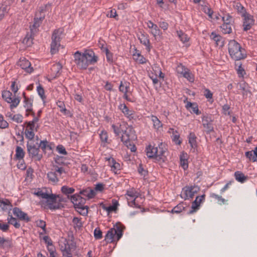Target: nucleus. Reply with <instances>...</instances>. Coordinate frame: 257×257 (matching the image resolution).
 Here are the masks:
<instances>
[{"mask_svg":"<svg viewBox=\"0 0 257 257\" xmlns=\"http://www.w3.org/2000/svg\"><path fill=\"white\" fill-rule=\"evenodd\" d=\"M38 147L39 148H40L45 153L47 149H49V150H52L51 146L48 144V142L47 140L41 141Z\"/></svg>","mask_w":257,"mask_h":257,"instance_id":"nucleus-37","label":"nucleus"},{"mask_svg":"<svg viewBox=\"0 0 257 257\" xmlns=\"http://www.w3.org/2000/svg\"><path fill=\"white\" fill-rule=\"evenodd\" d=\"M125 196L129 206L138 208L140 207V206L136 202V199L139 196V193L135 189L132 188L127 190Z\"/></svg>","mask_w":257,"mask_h":257,"instance_id":"nucleus-12","label":"nucleus"},{"mask_svg":"<svg viewBox=\"0 0 257 257\" xmlns=\"http://www.w3.org/2000/svg\"><path fill=\"white\" fill-rule=\"evenodd\" d=\"M178 73L181 74L184 78L187 79L190 82L194 81V75L191 73L190 70L185 67L182 64L178 65Z\"/></svg>","mask_w":257,"mask_h":257,"instance_id":"nucleus-13","label":"nucleus"},{"mask_svg":"<svg viewBox=\"0 0 257 257\" xmlns=\"http://www.w3.org/2000/svg\"><path fill=\"white\" fill-rule=\"evenodd\" d=\"M189 155L184 151L182 152L179 156L180 166L184 170H186L188 168Z\"/></svg>","mask_w":257,"mask_h":257,"instance_id":"nucleus-15","label":"nucleus"},{"mask_svg":"<svg viewBox=\"0 0 257 257\" xmlns=\"http://www.w3.org/2000/svg\"><path fill=\"white\" fill-rule=\"evenodd\" d=\"M177 131H175L173 128H170L168 131V133L170 135V137L172 138V141L177 144V135L176 133Z\"/></svg>","mask_w":257,"mask_h":257,"instance_id":"nucleus-48","label":"nucleus"},{"mask_svg":"<svg viewBox=\"0 0 257 257\" xmlns=\"http://www.w3.org/2000/svg\"><path fill=\"white\" fill-rule=\"evenodd\" d=\"M44 20H39L37 17H34V23L32 26H30L31 35L29 36L28 34L25 37L23 40V42L25 43L27 45L30 46L32 43V36H34L38 31V28L41 25Z\"/></svg>","mask_w":257,"mask_h":257,"instance_id":"nucleus-8","label":"nucleus"},{"mask_svg":"<svg viewBox=\"0 0 257 257\" xmlns=\"http://www.w3.org/2000/svg\"><path fill=\"white\" fill-rule=\"evenodd\" d=\"M118 108L124 114V115L126 116L130 120L134 119V111L130 110L125 104H120L119 105Z\"/></svg>","mask_w":257,"mask_h":257,"instance_id":"nucleus-20","label":"nucleus"},{"mask_svg":"<svg viewBox=\"0 0 257 257\" xmlns=\"http://www.w3.org/2000/svg\"><path fill=\"white\" fill-rule=\"evenodd\" d=\"M65 159L63 157L57 156L55 159V163L59 166L65 165Z\"/></svg>","mask_w":257,"mask_h":257,"instance_id":"nucleus-51","label":"nucleus"},{"mask_svg":"<svg viewBox=\"0 0 257 257\" xmlns=\"http://www.w3.org/2000/svg\"><path fill=\"white\" fill-rule=\"evenodd\" d=\"M74 62L80 69H86L89 65L95 64L98 57L91 50H85L84 53L76 51L73 55Z\"/></svg>","mask_w":257,"mask_h":257,"instance_id":"nucleus-1","label":"nucleus"},{"mask_svg":"<svg viewBox=\"0 0 257 257\" xmlns=\"http://www.w3.org/2000/svg\"><path fill=\"white\" fill-rule=\"evenodd\" d=\"M21 101V98L19 97L15 98L12 97L10 101H8L7 102L10 103V107L11 109H14L17 107Z\"/></svg>","mask_w":257,"mask_h":257,"instance_id":"nucleus-33","label":"nucleus"},{"mask_svg":"<svg viewBox=\"0 0 257 257\" xmlns=\"http://www.w3.org/2000/svg\"><path fill=\"white\" fill-rule=\"evenodd\" d=\"M235 9L237 10L238 13L241 16V17L244 15L247 12L245 8L238 3H236L234 6Z\"/></svg>","mask_w":257,"mask_h":257,"instance_id":"nucleus-42","label":"nucleus"},{"mask_svg":"<svg viewBox=\"0 0 257 257\" xmlns=\"http://www.w3.org/2000/svg\"><path fill=\"white\" fill-rule=\"evenodd\" d=\"M13 213L19 219L26 222L30 221V218L26 213L22 211L19 208L15 207L13 208Z\"/></svg>","mask_w":257,"mask_h":257,"instance_id":"nucleus-18","label":"nucleus"},{"mask_svg":"<svg viewBox=\"0 0 257 257\" xmlns=\"http://www.w3.org/2000/svg\"><path fill=\"white\" fill-rule=\"evenodd\" d=\"M34 194L37 196L47 199V201H53L55 200V195L53 194L50 195L42 190H38L37 192H34Z\"/></svg>","mask_w":257,"mask_h":257,"instance_id":"nucleus-23","label":"nucleus"},{"mask_svg":"<svg viewBox=\"0 0 257 257\" xmlns=\"http://www.w3.org/2000/svg\"><path fill=\"white\" fill-rule=\"evenodd\" d=\"M148 117L151 119L153 124V127L155 130H159L160 128H162L163 124L157 116L152 115Z\"/></svg>","mask_w":257,"mask_h":257,"instance_id":"nucleus-28","label":"nucleus"},{"mask_svg":"<svg viewBox=\"0 0 257 257\" xmlns=\"http://www.w3.org/2000/svg\"><path fill=\"white\" fill-rule=\"evenodd\" d=\"M76 208L80 210L79 212L82 215H86L88 213V207L87 206H84V205H82V206H79L76 207Z\"/></svg>","mask_w":257,"mask_h":257,"instance_id":"nucleus-60","label":"nucleus"},{"mask_svg":"<svg viewBox=\"0 0 257 257\" xmlns=\"http://www.w3.org/2000/svg\"><path fill=\"white\" fill-rule=\"evenodd\" d=\"M120 169V164L116 161L113 163V164L111 166V170L114 172L115 174L117 173V171H119Z\"/></svg>","mask_w":257,"mask_h":257,"instance_id":"nucleus-62","label":"nucleus"},{"mask_svg":"<svg viewBox=\"0 0 257 257\" xmlns=\"http://www.w3.org/2000/svg\"><path fill=\"white\" fill-rule=\"evenodd\" d=\"M125 227L120 222H117L113 228L109 229L104 237L107 243H112L118 241L122 236Z\"/></svg>","mask_w":257,"mask_h":257,"instance_id":"nucleus-2","label":"nucleus"},{"mask_svg":"<svg viewBox=\"0 0 257 257\" xmlns=\"http://www.w3.org/2000/svg\"><path fill=\"white\" fill-rule=\"evenodd\" d=\"M25 153L23 149L19 146H17L16 149L15 158L17 160H23L25 156Z\"/></svg>","mask_w":257,"mask_h":257,"instance_id":"nucleus-31","label":"nucleus"},{"mask_svg":"<svg viewBox=\"0 0 257 257\" xmlns=\"http://www.w3.org/2000/svg\"><path fill=\"white\" fill-rule=\"evenodd\" d=\"M12 96V93L9 90H4L2 92V97L6 101H10Z\"/></svg>","mask_w":257,"mask_h":257,"instance_id":"nucleus-47","label":"nucleus"},{"mask_svg":"<svg viewBox=\"0 0 257 257\" xmlns=\"http://www.w3.org/2000/svg\"><path fill=\"white\" fill-rule=\"evenodd\" d=\"M105 52L106 54V59L107 61L109 63H112L113 62V54L112 53H111L109 50L107 48H105Z\"/></svg>","mask_w":257,"mask_h":257,"instance_id":"nucleus-53","label":"nucleus"},{"mask_svg":"<svg viewBox=\"0 0 257 257\" xmlns=\"http://www.w3.org/2000/svg\"><path fill=\"white\" fill-rule=\"evenodd\" d=\"M94 236L95 239H99L102 237V231L99 228H96L94 231Z\"/></svg>","mask_w":257,"mask_h":257,"instance_id":"nucleus-54","label":"nucleus"},{"mask_svg":"<svg viewBox=\"0 0 257 257\" xmlns=\"http://www.w3.org/2000/svg\"><path fill=\"white\" fill-rule=\"evenodd\" d=\"M186 107L191 113H195L197 115L201 114V111L199 110L198 105L196 103L188 102L186 104Z\"/></svg>","mask_w":257,"mask_h":257,"instance_id":"nucleus-25","label":"nucleus"},{"mask_svg":"<svg viewBox=\"0 0 257 257\" xmlns=\"http://www.w3.org/2000/svg\"><path fill=\"white\" fill-rule=\"evenodd\" d=\"M63 31L64 30L62 28L54 31L51 37L52 42L50 52L52 54H56L58 51L59 48L60 47V41L62 38Z\"/></svg>","mask_w":257,"mask_h":257,"instance_id":"nucleus-6","label":"nucleus"},{"mask_svg":"<svg viewBox=\"0 0 257 257\" xmlns=\"http://www.w3.org/2000/svg\"><path fill=\"white\" fill-rule=\"evenodd\" d=\"M228 49L230 57L235 60H239L245 57L244 50L235 40L229 41Z\"/></svg>","mask_w":257,"mask_h":257,"instance_id":"nucleus-4","label":"nucleus"},{"mask_svg":"<svg viewBox=\"0 0 257 257\" xmlns=\"http://www.w3.org/2000/svg\"><path fill=\"white\" fill-rule=\"evenodd\" d=\"M237 74L239 77H243L244 75L245 74V70L244 68L242 67L241 64H239L238 66H237V68L236 69Z\"/></svg>","mask_w":257,"mask_h":257,"instance_id":"nucleus-55","label":"nucleus"},{"mask_svg":"<svg viewBox=\"0 0 257 257\" xmlns=\"http://www.w3.org/2000/svg\"><path fill=\"white\" fill-rule=\"evenodd\" d=\"M11 246V241L9 239H6L0 236V247L2 248L10 247Z\"/></svg>","mask_w":257,"mask_h":257,"instance_id":"nucleus-39","label":"nucleus"},{"mask_svg":"<svg viewBox=\"0 0 257 257\" xmlns=\"http://www.w3.org/2000/svg\"><path fill=\"white\" fill-rule=\"evenodd\" d=\"M21 101V98L19 97L15 98L12 97L10 101H8L7 102L10 103V107L11 109H14L17 107Z\"/></svg>","mask_w":257,"mask_h":257,"instance_id":"nucleus-32","label":"nucleus"},{"mask_svg":"<svg viewBox=\"0 0 257 257\" xmlns=\"http://www.w3.org/2000/svg\"><path fill=\"white\" fill-rule=\"evenodd\" d=\"M8 223L12 225H13L16 228H19L20 227V224L18 221L17 219L16 218H14L11 215L10 218H8Z\"/></svg>","mask_w":257,"mask_h":257,"instance_id":"nucleus-44","label":"nucleus"},{"mask_svg":"<svg viewBox=\"0 0 257 257\" xmlns=\"http://www.w3.org/2000/svg\"><path fill=\"white\" fill-rule=\"evenodd\" d=\"M245 156L247 158H248L250 160H252L253 162H255L257 161V158L253 154V152L252 151H248L245 153Z\"/></svg>","mask_w":257,"mask_h":257,"instance_id":"nucleus-61","label":"nucleus"},{"mask_svg":"<svg viewBox=\"0 0 257 257\" xmlns=\"http://www.w3.org/2000/svg\"><path fill=\"white\" fill-rule=\"evenodd\" d=\"M112 205L107 207L104 204L102 203L100 204V206L103 210H106L108 213H109L112 211H115L119 205L118 201L115 199L112 200Z\"/></svg>","mask_w":257,"mask_h":257,"instance_id":"nucleus-22","label":"nucleus"},{"mask_svg":"<svg viewBox=\"0 0 257 257\" xmlns=\"http://www.w3.org/2000/svg\"><path fill=\"white\" fill-rule=\"evenodd\" d=\"M138 38L141 43L145 45L146 47V49L149 52L151 50V45L148 35L141 34Z\"/></svg>","mask_w":257,"mask_h":257,"instance_id":"nucleus-24","label":"nucleus"},{"mask_svg":"<svg viewBox=\"0 0 257 257\" xmlns=\"http://www.w3.org/2000/svg\"><path fill=\"white\" fill-rule=\"evenodd\" d=\"M106 16L107 17L113 18L116 20H118L117 15L115 9H112L109 11Z\"/></svg>","mask_w":257,"mask_h":257,"instance_id":"nucleus-64","label":"nucleus"},{"mask_svg":"<svg viewBox=\"0 0 257 257\" xmlns=\"http://www.w3.org/2000/svg\"><path fill=\"white\" fill-rule=\"evenodd\" d=\"M56 197L55 195V200L53 201H47L48 208L51 210H56L61 208V205L59 203H56Z\"/></svg>","mask_w":257,"mask_h":257,"instance_id":"nucleus-35","label":"nucleus"},{"mask_svg":"<svg viewBox=\"0 0 257 257\" xmlns=\"http://www.w3.org/2000/svg\"><path fill=\"white\" fill-rule=\"evenodd\" d=\"M18 65L28 73H31L33 71V68L31 67V63L25 58L20 59Z\"/></svg>","mask_w":257,"mask_h":257,"instance_id":"nucleus-19","label":"nucleus"},{"mask_svg":"<svg viewBox=\"0 0 257 257\" xmlns=\"http://www.w3.org/2000/svg\"><path fill=\"white\" fill-rule=\"evenodd\" d=\"M222 20L223 22V24L220 26L222 32L224 34L231 33L233 23V18L229 14H224L222 17Z\"/></svg>","mask_w":257,"mask_h":257,"instance_id":"nucleus-11","label":"nucleus"},{"mask_svg":"<svg viewBox=\"0 0 257 257\" xmlns=\"http://www.w3.org/2000/svg\"><path fill=\"white\" fill-rule=\"evenodd\" d=\"M57 105L60 108V111L65 115L70 113V111L67 110L65 107V105L63 101L58 100L56 102Z\"/></svg>","mask_w":257,"mask_h":257,"instance_id":"nucleus-34","label":"nucleus"},{"mask_svg":"<svg viewBox=\"0 0 257 257\" xmlns=\"http://www.w3.org/2000/svg\"><path fill=\"white\" fill-rule=\"evenodd\" d=\"M37 90L38 94L40 95L42 99L44 101L46 99V96L45 95V90L41 84H39V85L37 87Z\"/></svg>","mask_w":257,"mask_h":257,"instance_id":"nucleus-46","label":"nucleus"},{"mask_svg":"<svg viewBox=\"0 0 257 257\" xmlns=\"http://www.w3.org/2000/svg\"><path fill=\"white\" fill-rule=\"evenodd\" d=\"M33 99L30 98H25V99L24 100V102L25 103L24 107L26 108V115L28 116L30 113V111H32L33 110L32 106H33Z\"/></svg>","mask_w":257,"mask_h":257,"instance_id":"nucleus-29","label":"nucleus"},{"mask_svg":"<svg viewBox=\"0 0 257 257\" xmlns=\"http://www.w3.org/2000/svg\"><path fill=\"white\" fill-rule=\"evenodd\" d=\"M188 142L192 149H196L197 146L196 137L194 133H190L188 137Z\"/></svg>","mask_w":257,"mask_h":257,"instance_id":"nucleus-30","label":"nucleus"},{"mask_svg":"<svg viewBox=\"0 0 257 257\" xmlns=\"http://www.w3.org/2000/svg\"><path fill=\"white\" fill-rule=\"evenodd\" d=\"M11 89V90L13 92L14 95L16 96V93L18 92L19 89L16 81L12 82Z\"/></svg>","mask_w":257,"mask_h":257,"instance_id":"nucleus-57","label":"nucleus"},{"mask_svg":"<svg viewBox=\"0 0 257 257\" xmlns=\"http://www.w3.org/2000/svg\"><path fill=\"white\" fill-rule=\"evenodd\" d=\"M25 124H26V129L36 132H37L40 126L39 124H35L30 121H26Z\"/></svg>","mask_w":257,"mask_h":257,"instance_id":"nucleus-41","label":"nucleus"},{"mask_svg":"<svg viewBox=\"0 0 257 257\" xmlns=\"http://www.w3.org/2000/svg\"><path fill=\"white\" fill-rule=\"evenodd\" d=\"M79 193L83 196L87 197L88 199L92 198L96 195L95 191L90 188L81 191Z\"/></svg>","mask_w":257,"mask_h":257,"instance_id":"nucleus-27","label":"nucleus"},{"mask_svg":"<svg viewBox=\"0 0 257 257\" xmlns=\"http://www.w3.org/2000/svg\"><path fill=\"white\" fill-rule=\"evenodd\" d=\"M9 123L4 119L3 116L0 114V128H5L8 127Z\"/></svg>","mask_w":257,"mask_h":257,"instance_id":"nucleus-56","label":"nucleus"},{"mask_svg":"<svg viewBox=\"0 0 257 257\" xmlns=\"http://www.w3.org/2000/svg\"><path fill=\"white\" fill-rule=\"evenodd\" d=\"M210 38L215 42L217 46L222 47L224 45L223 40L221 36L215 32H212Z\"/></svg>","mask_w":257,"mask_h":257,"instance_id":"nucleus-26","label":"nucleus"},{"mask_svg":"<svg viewBox=\"0 0 257 257\" xmlns=\"http://www.w3.org/2000/svg\"><path fill=\"white\" fill-rule=\"evenodd\" d=\"M178 37L183 44V47L186 49L190 46V38L187 34L180 31L179 33H178Z\"/></svg>","mask_w":257,"mask_h":257,"instance_id":"nucleus-21","label":"nucleus"},{"mask_svg":"<svg viewBox=\"0 0 257 257\" xmlns=\"http://www.w3.org/2000/svg\"><path fill=\"white\" fill-rule=\"evenodd\" d=\"M210 196L212 198H215L216 200H217L218 202H220V203L224 204L226 201V200L223 198L221 196H219L215 193L211 194Z\"/></svg>","mask_w":257,"mask_h":257,"instance_id":"nucleus-58","label":"nucleus"},{"mask_svg":"<svg viewBox=\"0 0 257 257\" xmlns=\"http://www.w3.org/2000/svg\"><path fill=\"white\" fill-rule=\"evenodd\" d=\"M35 17H37L39 20H44L45 18V8L40 7L38 11L36 13Z\"/></svg>","mask_w":257,"mask_h":257,"instance_id":"nucleus-38","label":"nucleus"},{"mask_svg":"<svg viewBox=\"0 0 257 257\" xmlns=\"http://www.w3.org/2000/svg\"><path fill=\"white\" fill-rule=\"evenodd\" d=\"M25 134L26 138L30 141L33 140L34 138L35 133L33 131L28 130L27 129H26L25 131Z\"/></svg>","mask_w":257,"mask_h":257,"instance_id":"nucleus-50","label":"nucleus"},{"mask_svg":"<svg viewBox=\"0 0 257 257\" xmlns=\"http://www.w3.org/2000/svg\"><path fill=\"white\" fill-rule=\"evenodd\" d=\"M235 179L241 183H243L246 180V177L239 171L235 172L234 173Z\"/></svg>","mask_w":257,"mask_h":257,"instance_id":"nucleus-40","label":"nucleus"},{"mask_svg":"<svg viewBox=\"0 0 257 257\" xmlns=\"http://www.w3.org/2000/svg\"><path fill=\"white\" fill-rule=\"evenodd\" d=\"M81 218L75 217L72 220V222L74 224L75 228H80L82 226V223L81 221Z\"/></svg>","mask_w":257,"mask_h":257,"instance_id":"nucleus-45","label":"nucleus"},{"mask_svg":"<svg viewBox=\"0 0 257 257\" xmlns=\"http://www.w3.org/2000/svg\"><path fill=\"white\" fill-rule=\"evenodd\" d=\"M242 17L243 18V30L247 31L250 29L251 27L254 25V20L253 18V16L247 13L242 16Z\"/></svg>","mask_w":257,"mask_h":257,"instance_id":"nucleus-14","label":"nucleus"},{"mask_svg":"<svg viewBox=\"0 0 257 257\" xmlns=\"http://www.w3.org/2000/svg\"><path fill=\"white\" fill-rule=\"evenodd\" d=\"M70 200L74 204L75 208L79 206H82L85 203L86 199L81 197L80 195L75 194L71 196Z\"/></svg>","mask_w":257,"mask_h":257,"instance_id":"nucleus-16","label":"nucleus"},{"mask_svg":"<svg viewBox=\"0 0 257 257\" xmlns=\"http://www.w3.org/2000/svg\"><path fill=\"white\" fill-rule=\"evenodd\" d=\"M37 226L39 227H40L41 228L44 232L45 233L46 231V222L42 220H39L38 221H37Z\"/></svg>","mask_w":257,"mask_h":257,"instance_id":"nucleus-59","label":"nucleus"},{"mask_svg":"<svg viewBox=\"0 0 257 257\" xmlns=\"http://www.w3.org/2000/svg\"><path fill=\"white\" fill-rule=\"evenodd\" d=\"M120 129L122 132L121 140L126 146H127L129 141L136 138L135 131L132 125H128L124 122L120 125Z\"/></svg>","mask_w":257,"mask_h":257,"instance_id":"nucleus-5","label":"nucleus"},{"mask_svg":"<svg viewBox=\"0 0 257 257\" xmlns=\"http://www.w3.org/2000/svg\"><path fill=\"white\" fill-rule=\"evenodd\" d=\"M203 11L208 15L209 18L213 19V11L208 6H205L203 8Z\"/></svg>","mask_w":257,"mask_h":257,"instance_id":"nucleus-52","label":"nucleus"},{"mask_svg":"<svg viewBox=\"0 0 257 257\" xmlns=\"http://www.w3.org/2000/svg\"><path fill=\"white\" fill-rule=\"evenodd\" d=\"M200 190L197 186H185L182 189L180 196L185 200L192 198Z\"/></svg>","mask_w":257,"mask_h":257,"instance_id":"nucleus-9","label":"nucleus"},{"mask_svg":"<svg viewBox=\"0 0 257 257\" xmlns=\"http://www.w3.org/2000/svg\"><path fill=\"white\" fill-rule=\"evenodd\" d=\"M54 171H50L47 173V178L50 182L55 185L59 181L63 173H66L65 169L62 167L54 166Z\"/></svg>","mask_w":257,"mask_h":257,"instance_id":"nucleus-7","label":"nucleus"},{"mask_svg":"<svg viewBox=\"0 0 257 257\" xmlns=\"http://www.w3.org/2000/svg\"><path fill=\"white\" fill-rule=\"evenodd\" d=\"M205 195L197 196L195 200L192 202L191 208L189 210L190 214L193 213L198 210L199 208L200 203L204 199Z\"/></svg>","mask_w":257,"mask_h":257,"instance_id":"nucleus-17","label":"nucleus"},{"mask_svg":"<svg viewBox=\"0 0 257 257\" xmlns=\"http://www.w3.org/2000/svg\"><path fill=\"white\" fill-rule=\"evenodd\" d=\"M165 146L162 143L159 145L158 147L149 146L146 148V154L148 158H153L156 161L164 162L165 160V154L166 149L164 148Z\"/></svg>","mask_w":257,"mask_h":257,"instance_id":"nucleus-3","label":"nucleus"},{"mask_svg":"<svg viewBox=\"0 0 257 257\" xmlns=\"http://www.w3.org/2000/svg\"><path fill=\"white\" fill-rule=\"evenodd\" d=\"M101 141L103 143H107L108 136L106 132L102 131L99 135Z\"/></svg>","mask_w":257,"mask_h":257,"instance_id":"nucleus-63","label":"nucleus"},{"mask_svg":"<svg viewBox=\"0 0 257 257\" xmlns=\"http://www.w3.org/2000/svg\"><path fill=\"white\" fill-rule=\"evenodd\" d=\"M27 148L29 156L33 160L39 161L42 159L43 155L40 153L38 146L37 147L34 144L28 142Z\"/></svg>","mask_w":257,"mask_h":257,"instance_id":"nucleus-10","label":"nucleus"},{"mask_svg":"<svg viewBox=\"0 0 257 257\" xmlns=\"http://www.w3.org/2000/svg\"><path fill=\"white\" fill-rule=\"evenodd\" d=\"M130 83L125 82L124 83L122 81H121L119 86V90L123 92V93L125 92H130Z\"/></svg>","mask_w":257,"mask_h":257,"instance_id":"nucleus-36","label":"nucleus"},{"mask_svg":"<svg viewBox=\"0 0 257 257\" xmlns=\"http://www.w3.org/2000/svg\"><path fill=\"white\" fill-rule=\"evenodd\" d=\"M62 257H72L71 249L70 246L65 247V248L62 250Z\"/></svg>","mask_w":257,"mask_h":257,"instance_id":"nucleus-49","label":"nucleus"},{"mask_svg":"<svg viewBox=\"0 0 257 257\" xmlns=\"http://www.w3.org/2000/svg\"><path fill=\"white\" fill-rule=\"evenodd\" d=\"M62 192L66 195L72 194L75 191V189L72 187H69L67 186H63L61 187V189ZM69 197V196H68Z\"/></svg>","mask_w":257,"mask_h":257,"instance_id":"nucleus-43","label":"nucleus"}]
</instances>
